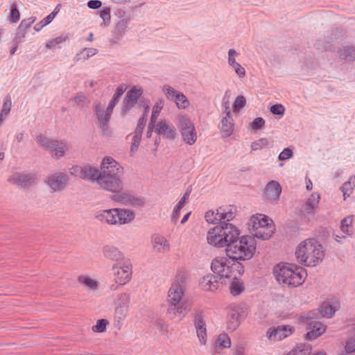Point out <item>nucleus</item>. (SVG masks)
<instances>
[{
	"label": "nucleus",
	"instance_id": "473e14b6",
	"mask_svg": "<svg viewBox=\"0 0 355 355\" xmlns=\"http://www.w3.org/2000/svg\"><path fill=\"white\" fill-rule=\"evenodd\" d=\"M338 306H333L329 303H323L319 310L313 311V315H315V317L322 315V317L331 318L333 316L337 310Z\"/></svg>",
	"mask_w": 355,
	"mask_h": 355
},
{
	"label": "nucleus",
	"instance_id": "a18cd8bd",
	"mask_svg": "<svg viewBox=\"0 0 355 355\" xmlns=\"http://www.w3.org/2000/svg\"><path fill=\"white\" fill-rule=\"evenodd\" d=\"M176 104V106L179 109H187L190 103L186 96L181 92L175 96V98L173 100Z\"/></svg>",
	"mask_w": 355,
	"mask_h": 355
},
{
	"label": "nucleus",
	"instance_id": "39448f33",
	"mask_svg": "<svg viewBox=\"0 0 355 355\" xmlns=\"http://www.w3.org/2000/svg\"><path fill=\"white\" fill-rule=\"evenodd\" d=\"M256 250L254 241L248 236H243L232 241L226 248L227 257L233 261L250 259Z\"/></svg>",
	"mask_w": 355,
	"mask_h": 355
},
{
	"label": "nucleus",
	"instance_id": "9d476101",
	"mask_svg": "<svg viewBox=\"0 0 355 355\" xmlns=\"http://www.w3.org/2000/svg\"><path fill=\"white\" fill-rule=\"evenodd\" d=\"M110 199L121 205L131 206L137 209L144 207L146 204L144 197L128 191L119 190L110 196Z\"/></svg>",
	"mask_w": 355,
	"mask_h": 355
},
{
	"label": "nucleus",
	"instance_id": "e433bc0d",
	"mask_svg": "<svg viewBox=\"0 0 355 355\" xmlns=\"http://www.w3.org/2000/svg\"><path fill=\"white\" fill-rule=\"evenodd\" d=\"M128 310L129 308L115 306L114 314L115 327H118L119 329L121 328L123 320L125 319L128 315Z\"/></svg>",
	"mask_w": 355,
	"mask_h": 355
},
{
	"label": "nucleus",
	"instance_id": "1a4fd4ad",
	"mask_svg": "<svg viewBox=\"0 0 355 355\" xmlns=\"http://www.w3.org/2000/svg\"><path fill=\"white\" fill-rule=\"evenodd\" d=\"M36 141L41 147L49 150L51 156L55 159L62 157L69 150V144L64 140H54L39 135L36 138Z\"/></svg>",
	"mask_w": 355,
	"mask_h": 355
},
{
	"label": "nucleus",
	"instance_id": "dca6fc26",
	"mask_svg": "<svg viewBox=\"0 0 355 355\" xmlns=\"http://www.w3.org/2000/svg\"><path fill=\"white\" fill-rule=\"evenodd\" d=\"M315 315L313 313H309L306 318V323L308 325L307 329H310L306 335L308 340H313L324 333L326 331V326L322 324L320 322L313 320Z\"/></svg>",
	"mask_w": 355,
	"mask_h": 355
},
{
	"label": "nucleus",
	"instance_id": "c9c22d12",
	"mask_svg": "<svg viewBox=\"0 0 355 355\" xmlns=\"http://www.w3.org/2000/svg\"><path fill=\"white\" fill-rule=\"evenodd\" d=\"M220 211L221 213V223L223 221L230 223L236 216V208L232 205L220 207Z\"/></svg>",
	"mask_w": 355,
	"mask_h": 355
},
{
	"label": "nucleus",
	"instance_id": "e2e57ef3",
	"mask_svg": "<svg viewBox=\"0 0 355 355\" xmlns=\"http://www.w3.org/2000/svg\"><path fill=\"white\" fill-rule=\"evenodd\" d=\"M246 103L245 98L243 96H238L233 104L234 111L236 112L245 107Z\"/></svg>",
	"mask_w": 355,
	"mask_h": 355
},
{
	"label": "nucleus",
	"instance_id": "3c124183",
	"mask_svg": "<svg viewBox=\"0 0 355 355\" xmlns=\"http://www.w3.org/2000/svg\"><path fill=\"white\" fill-rule=\"evenodd\" d=\"M125 89H126V88L125 87L124 85H120V86H119L117 87V89H116V91H115V92H114L112 99L109 102L108 105H110V107H112L114 109V107L118 103L120 97L124 93Z\"/></svg>",
	"mask_w": 355,
	"mask_h": 355
},
{
	"label": "nucleus",
	"instance_id": "6e6d98bb",
	"mask_svg": "<svg viewBox=\"0 0 355 355\" xmlns=\"http://www.w3.org/2000/svg\"><path fill=\"white\" fill-rule=\"evenodd\" d=\"M239 55V53L234 49H230L228 50L227 63L230 67L238 63L236 58Z\"/></svg>",
	"mask_w": 355,
	"mask_h": 355
},
{
	"label": "nucleus",
	"instance_id": "79ce46f5",
	"mask_svg": "<svg viewBox=\"0 0 355 355\" xmlns=\"http://www.w3.org/2000/svg\"><path fill=\"white\" fill-rule=\"evenodd\" d=\"M130 303V295L127 293H121L116 295L115 306L129 308Z\"/></svg>",
	"mask_w": 355,
	"mask_h": 355
},
{
	"label": "nucleus",
	"instance_id": "774afa93",
	"mask_svg": "<svg viewBox=\"0 0 355 355\" xmlns=\"http://www.w3.org/2000/svg\"><path fill=\"white\" fill-rule=\"evenodd\" d=\"M230 92L229 90L226 91L224 96L223 98V106L225 109V113L231 112V109L230 107Z\"/></svg>",
	"mask_w": 355,
	"mask_h": 355
},
{
	"label": "nucleus",
	"instance_id": "37998d69",
	"mask_svg": "<svg viewBox=\"0 0 355 355\" xmlns=\"http://www.w3.org/2000/svg\"><path fill=\"white\" fill-rule=\"evenodd\" d=\"M355 187V176H351L347 182H345L341 187L344 200L349 197Z\"/></svg>",
	"mask_w": 355,
	"mask_h": 355
},
{
	"label": "nucleus",
	"instance_id": "f704fd0d",
	"mask_svg": "<svg viewBox=\"0 0 355 355\" xmlns=\"http://www.w3.org/2000/svg\"><path fill=\"white\" fill-rule=\"evenodd\" d=\"M338 53L341 60H355V47L353 46H343L339 49Z\"/></svg>",
	"mask_w": 355,
	"mask_h": 355
},
{
	"label": "nucleus",
	"instance_id": "20e7f679",
	"mask_svg": "<svg viewBox=\"0 0 355 355\" xmlns=\"http://www.w3.org/2000/svg\"><path fill=\"white\" fill-rule=\"evenodd\" d=\"M273 273L279 284L291 287L301 285L306 277V272L302 267L290 263L277 264Z\"/></svg>",
	"mask_w": 355,
	"mask_h": 355
},
{
	"label": "nucleus",
	"instance_id": "58836bf2",
	"mask_svg": "<svg viewBox=\"0 0 355 355\" xmlns=\"http://www.w3.org/2000/svg\"><path fill=\"white\" fill-rule=\"evenodd\" d=\"M205 218L208 223L221 225V213L220 207L216 210H209L205 213Z\"/></svg>",
	"mask_w": 355,
	"mask_h": 355
},
{
	"label": "nucleus",
	"instance_id": "13d9d810",
	"mask_svg": "<svg viewBox=\"0 0 355 355\" xmlns=\"http://www.w3.org/2000/svg\"><path fill=\"white\" fill-rule=\"evenodd\" d=\"M269 144L270 141L268 139L262 138L259 139L258 141L252 142L251 144V148L252 150H258L268 146Z\"/></svg>",
	"mask_w": 355,
	"mask_h": 355
},
{
	"label": "nucleus",
	"instance_id": "b1692460",
	"mask_svg": "<svg viewBox=\"0 0 355 355\" xmlns=\"http://www.w3.org/2000/svg\"><path fill=\"white\" fill-rule=\"evenodd\" d=\"M245 317V313L242 309L238 308L232 310L227 318V329L230 331L236 330Z\"/></svg>",
	"mask_w": 355,
	"mask_h": 355
},
{
	"label": "nucleus",
	"instance_id": "bf43d9fd",
	"mask_svg": "<svg viewBox=\"0 0 355 355\" xmlns=\"http://www.w3.org/2000/svg\"><path fill=\"white\" fill-rule=\"evenodd\" d=\"M230 69L234 71L236 76L239 79H242L245 77V75H246L245 69L239 62L237 64H235L234 65L230 67Z\"/></svg>",
	"mask_w": 355,
	"mask_h": 355
},
{
	"label": "nucleus",
	"instance_id": "09e8293b",
	"mask_svg": "<svg viewBox=\"0 0 355 355\" xmlns=\"http://www.w3.org/2000/svg\"><path fill=\"white\" fill-rule=\"evenodd\" d=\"M216 346L221 349L229 348L231 346V340L226 334H220L216 339Z\"/></svg>",
	"mask_w": 355,
	"mask_h": 355
},
{
	"label": "nucleus",
	"instance_id": "f257e3e1",
	"mask_svg": "<svg viewBox=\"0 0 355 355\" xmlns=\"http://www.w3.org/2000/svg\"><path fill=\"white\" fill-rule=\"evenodd\" d=\"M101 174L98 181V187L112 194L123 190L124 168L120 163L112 157H105L101 163Z\"/></svg>",
	"mask_w": 355,
	"mask_h": 355
},
{
	"label": "nucleus",
	"instance_id": "2eb2a0df",
	"mask_svg": "<svg viewBox=\"0 0 355 355\" xmlns=\"http://www.w3.org/2000/svg\"><path fill=\"white\" fill-rule=\"evenodd\" d=\"M142 94V88L137 86H134L126 93L121 107L123 114H125L137 103Z\"/></svg>",
	"mask_w": 355,
	"mask_h": 355
},
{
	"label": "nucleus",
	"instance_id": "0e129e2a",
	"mask_svg": "<svg viewBox=\"0 0 355 355\" xmlns=\"http://www.w3.org/2000/svg\"><path fill=\"white\" fill-rule=\"evenodd\" d=\"M26 33H27V31L22 29V28L20 29V27L18 26L17 33L15 34V37L13 40L14 43L19 44V43H21L22 42H24V40L26 37Z\"/></svg>",
	"mask_w": 355,
	"mask_h": 355
},
{
	"label": "nucleus",
	"instance_id": "c756f323",
	"mask_svg": "<svg viewBox=\"0 0 355 355\" xmlns=\"http://www.w3.org/2000/svg\"><path fill=\"white\" fill-rule=\"evenodd\" d=\"M77 281L80 285L89 292H95L98 289L99 282L88 275H79L77 277Z\"/></svg>",
	"mask_w": 355,
	"mask_h": 355
},
{
	"label": "nucleus",
	"instance_id": "0eeeda50",
	"mask_svg": "<svg viewBox=\"0 0 355 355\" xmlns=\"http://www.w3.org/2000/svg\"><path fill=\"white\" fill-rule=\"evenodd\" d=\"M211 270L216 274L218 277L222 280L221 283H225L226 279H236L235 270H238L239 273L241 274V270L243 272V266L239 262H236L229 257H217L214 259L211 263Z\"/></svg>",
	"mask_w": 355,
	"mask_h": 355
},
{
	"label": "nucleus",
	"instance_id": "a878e982",
	"mask_svg": "<svg viewBox=\"0 0 355 355\" xmlns=\"http://www.w3.org/2000/svg\"><path fill=\"white\" fill-rule=\"evenodd\" d=\"M282 192L280 184L276 181L270 182L265 189L263 197L266 200L275 202L279 199Z\"/></svg>",
	"mask_w": 355,
	"mask_h": 355
},
{
	"label": "nucleus",
	"instance_id": "603ef678",
	"mask_svg": "<svg viewBox=\"0 0 355 355\" xmlns=\"http://www.w3.org/2000/svg\"><path fill=\"white\" fill-rule=\"evenodd\" d=\"M162 91L165 96L170 101H173L180 92L168 85H164L162 87Z\"/></svg>",
	"mask_w": 355,
	"mask_h": 355
},
{
	"label": "nucleus",
	"instance_id": "a19ab883",
	"mask_svg": "<svg viewBox=\"0 0 355 355\" xmlns=\"http://www.w3.org/2000/svg\"><path fill=\"white\" fill-rule=\"evenodd\" d=\"M97 53L98 50L95 48H84L82 51L76 54L75 59L77 61H85L95 55Z\"/></svg>",
	"mask_w": 355,
	"mask_h": 355
},
{
	"label": "nucleus",
	"instance_id": "5fc2aeb1",
	"mask_svg": "<svg viewBox=\"0 0 355 355\" xmlns=\"http://www.w3.org/2000/svg\"><path fill=\"white\" fill-rule=\"evenodd\" d=\"M111 10L109 7L103 8L100 12V17L103 19V24L105 26L110 24L111 21Z\"/></svg>",
	"mask_w": 355,
	"mask_h": 355
},
{
	"label": "nucleus",
	"instance_id": "8fccbe9b",
	"mask_svg": "<svg viewBox=\"0 0 355 355\" xmlns=\"http://www.w3.org/2000/svg\"><path fill=\"white\" fill-rule=\"evenodd\" d=\"M20 19V12L17 8V4L13 3L10 7V14L8 15V20L11 24H15Z\"/></svg>",
	"mask_w": 355,
	"mask_h": 355
},
{
	"label": "nucleus",
	"instance_id": "f3484780",
	"mask_svg": "<svg viewBox=\"0 0 355 355\" xmlns=\"http://www.w3.org/2000/svg\"><path fill=\"white\" fill-rule=\"evenodd\" d=\"M94 216L103 224L119 226L117 208L98 210L95 211Z\"/></svg>",
	"mask_w": 355,
	"mask_h": 355
},
{
	"label": "nucleus",
	"instance_id": "cd10ccee",
	"mask_svg": "<svg viewBox=\"0 0 355 355\" xmlns=\"http://www.w3.org/2000/svg\"><path fill=\"white\" fill-rule=\"evenodd\" d=\"M291 334V329L286 327H278L276 329H269L266 336L270 341L281 340Z\"/></svg>",
	"mask_w": 355,
	"mask_h": 355
},
{
	"label": "nucleus",
	"instance_id": "de8ad7c7",
	"mask_svg": "<svg viewBox=\"0 0 355 355\" xmlns=\"http://www.w3.org/2000/svg\"><path fill=\"white\" fill-rule=\"evenodd\" d=\"M352 222H353V217L352 216H347L346 218L343 219L341 221V225H340L341 231L343 233L347 234L348 235L352 234Z\"/></svg>",
	"mask_w": 355,
	"mask_h": 355
},
{
	"label": "nucleus",
	"instance_id": "a211bd4d",
	"mask_svg": "<svg viewBox=\"0 0 355 355\" xmlns=\"http://www.w3.org/2000/svg\"><path fill=\"white\" fill-rule=\"evenodd\" d=\"M320 197V195L314 193L311 195L306 202L302 205L300 212L302 217L309 220L314 216V210L318 206Z\"/></svg>",
	"mask_w": 355,
	"mask_h": 355
},
{
	"label": "nucleus",
	"instance_id": "72a5a7b5",
	"mask_svg": "<svg viewBox=\"0 0 355 355\" xmlns=\"http://www.w3.org/2000/svg\"><path fill=\"white\" fill-rule=\"evenodd\" d=\"M129 19L124 18L120 19L115 25L113 32L114 38L120 40L125 35L128 28Z\"/></svg>",
	"mask_w": 355,
	"mask_h": 355
},
{
	"label": "nucleus",
	"instance_id": "4468645a",
	"mask_svg": "<svg viewBox=\"0 0 355 355\" xmlns=\"http://www.w3.org/2000/svg\"><path fill=\"white\" fill-rule=\"evenodd\" d=\"M69 180L65 172H55L48 175L45 180L46 185L54 192L63 190Z\"/></svg>",
	"mask_w": 355,
	"mask_h": 355
},
{
	"label": "nucleus",
	"instance_id": "4c0bfd02",
	"mask_svg": "<svg viewBox=\"0 0 355 355\" xmlns=\"http://www.w3.org/2000/svg\"><path fill=\"white\" fill-rule=\"evenodd\" d=\"M190 196V191H187L175 207L172 215L171 219L175 222L180 217L181 209L187 203Z\"/></svg>",
	"mask_w": 355,
	"mask_h": 355
},
{
	"label": "nucleus",
	"instance_id": "f8f14e48",
	"mask_svg": "<svg viewBox=\"0 0 355 355\" xmlns=\"http://www.w3.org/2000/svg\"><path fill=\"white\" fill-rule=\"evenodd\" d=\"M113 108L107 105L105 107L100 102H96L94 105V112L95 118L97 121V124L99 128L105 133L107 134L109 132V122L111 119V115L113 112Z\"/></svg>",
	"mask_w": 355,
	"mask_h": 355
},
{
	"label": "nucleus",
	"instance_id": "6ab92c4d",
	"mask_svg": "<svg viewBox=\"0 0 355 355\" xmlns=\"http://www.w3.org/2000/svg\"><path fill=\"white\" fill-rule=\"evenodd\" d=\"M155 132L164 139L172 141L176 136L173 124L166 119H162L156 123Z\"/></svg>",
	"mask_w": 355,
	"mask_h": 355
},
{
	"label": "nucleus",
	"instance_id": "864d4df0",
	"mask_svg": "<svg viewBox=\"0 0 355 355\" xmlns=\"http://www.w3.org/2000/svg\"><path fill=\"white\" fill-rule=\"evenodd\" d=\"M352 336L347 340L345 350L347 353L355 352V324L351 328Z\"/></svg>",
	"mask_w": 355,
	"mask_h": 355
},
{
	"label": "nucleus",
	"instance_id": "338daca9",
	"mask_svg": "<svg viewBox=\"0 0 355 355\" xmlns=\"http://www.w3.org/2000/svg\"><path fill=\"white\" fill-rule=\"evenodd\" d=\"M87 97L83 95V94H78L76 96H74L73 98H71V101L73 103L80 107L84 106V105L87 102Z\"/></svg>",
	"mask_w": 355,
	"mask_h": 355
},
{
	"label": "nucleus",
	"instance_id": "ddd939ff",
	"mask_svg": "<svg viewBox=\"0 0 355 355\" xmlns=\"http://www.w3.org/2000/svg\"><path fill=\"white\" fill-rule=\"evenodd\" d=\"M112 270L116 284L125 285L130 281L132 268L129 260L125 259L114 264Z\"/></svg>",
	"mask_w": 355,
	"mask_h": 355
},
{
	"label": "nucleus",
	"instance_id": "c85d7f7f",
	"mask_svg": "<svg viewBox=\"0 0 355 355\" xmlns=\"http://www.w3.org/2000/svg\"><path fill=\"white\" fill-rule=\"evenodd\" d=\"M117 216L119 226L130 224L135 218V211L128 208H117Z\"/></svg>",
	"mask_w": 355,
	"mask_h": 355
},
{
	"label": "nucleus",
	"instance_id": "4d7b16f0",
	"mask_svg": "<svg viewBox=\"0 0 355 355\" xmlns=\"http://www.w3.org/2000/svg\"><path fill=\"white\" fill-rule=\"evenodd\" d=\"M243 286L239 281H234L230 285V291L233 295H238L243 291Z\"/></svg>",
	"mask_w": 355,
	"mask_h": 355
},
{
	"label": "nucleus",
	"instance_id": "2f4dec72",
	"mask_svg": "<svg viewBox=\"0 0 355 355\" xmlns=\"http://www.w3.org/2000/svg\"><path fill=\"white\" fill-rule=\"evenodd\" d=\"M200 286L205 291H214L218 287V282L216 277L211 274L202 277L200 280Z\"/></svg>",
	"mask_w": 355,
	"mask_h": 355
},
{
	"label": "nucleus",
	"instance_id": "f03ea898",
	"mask_svg": "<svg viewBox=\"0 0 355 355\" xmlns=\"http://www.w3.org/2000/svg\"><path fill=\"white\" fill-rule=\"evenodd\" d=\"M167 302L169 304L167 315L171 320H181L190 310V303L185 297L183 276H178L172 283L168 291Z\"/></svg>",
	"mask_w": 355,
	"mask_h": 355
},
{
	"label": "nucleus",
	"instance_id": "ea45409f",
	"mask_svg": "<svg viewBox=\"0 0 355 355\" xmlns=\"http://www.w3.org/2000/svg\"><path fill=\"white\" fill-rule=\"evenodd\" d=\"M311 346L306 344H299L296 345L286 355H309L311 353Z\"/></svg>",
	"mask_w": 355,
	"mask_h": 355
},
{
	"label": "nucleus",
	"instance_id": "7ed1b4c3",
	"mask_svg": "<svg viewBox=\"0 0 355 355\" xmlns=\"http://www.w3.org/2000/svg\"><path fill=\"white\" fill-rule=\"evenodd\" d=\"M297 261L305 266L318 265L324 257L322 245L314 239H307L300 242L295 250Z\"/></svg>",
	"mask_w": 355,
	"mask_h": 355
},
{
	"label": "nucleus",
	"instance_id": "9b49d317",
	"mask_svg": "<svg viewBox=\"0 0 355 355\" xmlns=\"http://www.w3.org/2000/svg\"><path fill=\"white\" fill-rule=\"evenodd\" d=\"M69 174L98 185L101 169L90 165H76L69 168Z\"/></svg>",
	"mask_w": 355,
	"mask_h": 355
},
{
	"label": "nucleus",
	"instance_id": "423d86ee",
	"mask_svg": "<svg viewBox=\"0 0 355 355\" xmlns=\"http://www.w3.org/2000/svg\"><path fill=\"white\" fill-rule=\"evenodd\" d=\"M252 235L261 240H268L274 234L275 225L272 219L264 214H256L248 221Z\"/></svg>",
	"mask_w": 355,
	"mask_h": 355
},
{
	"label": "nucleus",
	"instance_id": "5701e85b",
	"mask_svg": "<svg viewBox=\"0 0 355 355\" xmlns=\"http://www.w3.org/2000/svg\"><path fill=\"white\" fill-rule=\"evenodd\" d=\"M151 241L153 248L155 252L166 254L170 251L171 245L165 236L155 234L152 236Z\"/></svg>",
	"mask_w": 355,
	"mask_h": 355
},
{
	"label": "nucleus",
	"instance_id": "052dcab7",
	"mask_svg": "<svg viewBox=\"0 0 355 355\" xmlns=\"http://www.w3.org/2000/svg\"><path fill=\"white\" fill-rule=\"evenodd\" d=\"M68 39V37L67 35H61L59 37H57L51 40L48 41L46 43V47L47 49H51L53 46H55L56 45H58L64 42H65Z\"/></svg>",
	"mask_w": 355,
	"mask_h": 355
},
{
	"label": "nucleus",
	"instance_id": "49530a36",
	"mask_svg": "<svg viewBox=\"0 0 355 355\" xmlns=\"http://www.w3.org/2000/svg\"><path fill=\"white\" fill-rule=\"evenodd\" d=\"M142 133L135 131L132 137V144L130 149L131 156L137 152L141 139Z\"/></svg>",
	"mask_w": 355,
	"mask_h": 355
},
{
	"label": "nucleus",
	"instance_id": "6e6552de",
	"mask_svg": "<svg viewBox=\"0 0 355 355\" xmlns=\"http://www.w3.org/2000/svg\"><path fill=\"white\" fill-rule=\"evenodd\" d=\"M177 126L185 144L192 146L196 142L198 139L197 132L194 124L187 115H178Z\"/></svg>",
	"mask_w": 355,
	"mask_h": 355
},
{
	"label": "nucleus",
	"instance_id": "680f3d73",
	"mask_svg": "<svg viewBox=\"0 0 355 355\" xmlns=\"http://www.w3.org/2000/svg\"><path fill=\"white\" fill-rule=\"evenodd\" d=\"M108 322L105 319L98 320L96 324L92 327V330L94 332L102 333L105 331Z\"/></svg>",
	"mask_w": 355,
	"mask_h": 355
},
{
	"label": "nucleus",
	"instance_id": "4be33fe9",
	"mask_svg": "<svg viewBox=\"0 0 355 355\" xmlns=\"http://www.w3.org/2000/svg\"><path fill=\"white\" fill-rule=\"evenodd\" d=\"M219 227H222L221 232L223 233L224 239L226 240L227 245L239 239L240 230L236 225L231 223H226L223 221Z\"/></svg>",
	"mask_w": 355,
	"mask_h": 355
},
{
	"label": "nucleus",
	"instance_id": "bb28decb",
	"mask_svg": "<svg viewBox=\"0 0 355 355\" xmlns=\"http://www.w3.org/2000/svg\"><path fill=\"white\" fill-rule=\"evenodd\" d=\"M234 122L232 119V112L225 113V116L221 119L219 125L221 133L223 137H229L234 132Z\"/></svg>",
	"mask_w": 355,
	"mask_h": 355
},
{
	"label": "nucleus",
	"instance_id": "69168bd1",
	"mask_svg": "<svg viewBox=\"0 0 355 355\" xmlns=\"http://www.w3.org/2000/svg\"><path fill=\"white\" fill-rule=\"evenodd\" d=\"M37 18L35 17H30L27 19H23L20 24L19 25V27H20V29H24L28 31V29L31 26V25L35 23Z\"/></svg>",
	"mask_w": 355,
	"mask_h": 355
},
{
	"label": "nucleus",
	"instance_id": "7c9ffc66",
	"mask_svg": "<svg viewBox=\"0 0 355 355\" xmlns=\"http://www.w3.org/2000/svg\"><path fill=\"white\" fill-rule=\"evenodd\" d=\"M103 254L105 258L116 261V263L125 259L123 253L113 245L104 246L103 248Z\"/></svg>",
	"mask_w": 355,
	"mask_h": 355
},
{
	"label": "nucleus",
	"instance_id": "412c9836",
	"mask_svg": "<svg viewBox=\"0 0 355 355\" xmlns=\"http://www.w3.org/2000/svg\"><path fill=\"white\" fill-rule=\"evenodd\" d=\"M193 324L199 343L202 345H205L207 341V325L202 314L196 313L195 315Z\"/></svg>",
	"mask_w": 355,
	"mask_h": 355
},
{
	"label": "nucleus",
	"instance_id": "393cba45",
	"mask_svg": "<svg viewBox=\"0 0 355 355\" xmlns=\"http://www.w3.org/2000/svg\"><path fill=\"white\" fill-rule=\"evenodd\" d=\"M34 178L28 173H15L8 179L10 183L21 187H28L34 182Z\"/></svg>",
	"mask_w": 355,
	"mask_h": 355
},
{
	"label": "nucleus",
	"instance_id": "aec40b11",
	"mask_svg": "<svg viewBox=\"0 0 355 355\" xmlns=\"http://www.w3.org/2000/svg\"><path fill=\"white\" fill-rule=\"evenodd\" d=\"M221 229L223 228L219 227V225H216L208 230L207 241L210 245L216 248L227 247L226 240L223 237Z\"/></svg>",
	"mask_w": 355,
	"mask_h": 355
},
{
	"label": "nucleus",
	"instance_id": "c03bdc74",
	"mask_svg": "<svg viewBox=\"0 0 355 355\" xmlns=\"http://www.w3.org/2000/svg\"><path fill=\"white\" fill-rule=\"evenodd\" d=\"M164 101L162 99H158L153 107L152 114L150 122L156 124L157 117L164 107Z\"/></svg>",
	"mask_w": 355,
	"mask_h": 355
}]
</instances>
